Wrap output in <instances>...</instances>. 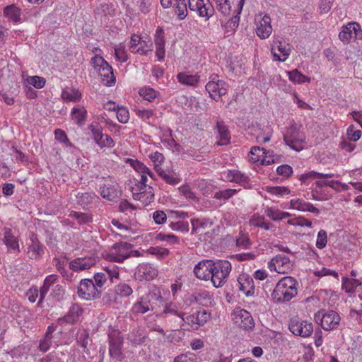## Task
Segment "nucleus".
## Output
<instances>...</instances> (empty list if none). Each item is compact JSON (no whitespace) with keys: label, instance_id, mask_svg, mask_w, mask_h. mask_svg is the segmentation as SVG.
Listing matches in <instances>:
<instances>
[{"label":"nucleus","instance_id":"nucleus-1","mask_svg":"<svg viewBox=\"0 0 362 362\" xmlns=\"http://www.w3.org/2000/svg\"><path fill=\"white\" fill-rule=\"evenodd\" d=\"M298 281L292 276L281 278L276 284L271 296L277 303H286L291 300L298 293Z\"/></svg>","mask_w":362,"mask_h":362},{"label":"nucleus","instance_id":"nucleus-2","mask_svg":"<svg viewBox=\"0 0 362 362\" xmlns=\"http://www.w3.org/2000/svg\"><path fill=\"white\" fill-rule=\"evenodd\" d=\"M232 270L231 263L225 259L213 261L211 281L216 288L223 286Z\"/></svg>","mask_w":362,"mask_h":362},{"label":"nucleus","instance_id":"nucleus-3","mask_svg":"<svg viewBox=\"0 0 362 362\" xmlns=\"http://www.w3.org/2000/svg\"><path fill=\"white\" fill-rule=\"evenodd\" d=\"M285 144L291 149L299 152L307 146L305 133L296 125H291L284 135Z\"/></svg>","mask_w":362,"mask_h":362},{"label":"nucleus","instance_id":"nucleus-4","mask_svg":"<svg viewBox=\"0 0 362 362\" xmlns=\"http://www.w3.org/2000/svg\"><path fill=\"white\" fill-rule=\"evenodd\" d=\"M132 245L128 243L115 244L110 252L106 254L105 259L114 262H123L131 256L137 255V251L132 250Z\"/></svg>","mask_w":362,"mask_h":362},{"label":"nucleus","instance_id":"nucleus-5","mask_svg":"<svg viewBox=\"0 0 362 362\" xmlns=\"http://www.w3.org/2000/svg\"><path fill=\"white\" fill-rule=\"evenodd\" d=\"M339 39L344 44L355 42L356 40L362 39V29L359 23L349 22L344 25L339 33Z\"/></svg>","mask_w":362,"mask_h":362},{"label":"nucleus","instance_id":"nucleus-6","mask_svg":"<svg viewBox=\"0 0 362 362\" xmlns=\"http://www.w3.org/2000/svg\"><path fill=\"white\" fill-rule=\"evenodd\" d=\"M108 340H109V354L112 358L117 361L122 359V349L123 346V337L120 332L113 328L109 327L108 331Z\"/></svg>","mask_w":362,"mask_h":362},{"label":"nucleus","instance_id":"nucleus-7","mask_svg":"<svg viewBox=\"0 0 362 362\" xmlns=\"http://www.w3.org/2000/svg\"><path fill=\"white\" fill-rule=\"evenodd\" d=\"M267 267L271 272L284 274L292 271L293 264L287 256L277 255L268 262Z\"/></svg>","mask_w":362,"mask_h":362},{"label":"nucleus","instance_id":"nucleus-8","mask_svg":"<svg viewBox=\"0 0 362 362\" xmlns=\"http://www.w3.org/2000/svg\"><path fill=\"white\" fill-rule=\"evenodd\" d=\"M78 296L85 300H93L99 298L101 291L95 285L93 280L89 279H82L78 286Z\"/></svg>","mask_w":362,"mask_h":362},{"label":"nucleus","instance_id":"nucleus-9","mask_svg":"<svg viewBox=\"0 0 362 362\" xmlns=\"http://www.w3.org/2000/svg\"><path fill=\"white\" fill-rule=\"evenodd\" d=\"M288 329L294 335L301 337H308L313 332L312 322L303 318H292Z\"/></svg>","mask_w":362,"mask_h":362},{"label":"nucleus","instance_id":"nucleus-10","mask_svg":"<svg viewBox=\"0 0 362 362\" xmlns=\"http://www.w3.org/2000/svg\"><path fill=\"white\" fill-rule=\"evenodd\" d=\"M320 304V298L317 296H310L307 298L303 303L304 308L307 310L308 315L314 314V317H339V314L334 310L325 311L319 310Z\"/></svg>","mask_w":362,"mask_h":362},{"label":"nucleus","instance_id":"nucleus-11","mask_svg":"<svg viewBox=\"0 0 362 362\" xmlns=\"http://www.w3.org/2000/svg\"><path fill=\"white\" fill-rule=\"evenodd\" d=\"M205 87L210 97L216 101H218L222 95L226 94L228 90L226 83L223 80L218 79L217 76L211 77Z\"/></svg>","mask_w":362,"mask_h":362},{"label":"nucleus","instance_id":"nucleus-12","mask_svg":"<svg viewBox=\"0 0 362 362\" xmlns=\"http://www.w3.org/2000/svg\"><path fill=\"white\" fill-rule=\"evenodd\" d=\"M119 276V273L118 268L115 265L105 267L102 272L95 274V285L99 289L105 285L107 279H110L111 282H113L115 280H117Z\"/></svg>","mask_w":362,"mask_h":362},{"label":"nucleus","instance_id":"nucleus-13","mask_svg":"<svg viewBox=\"0 0 362 362\" xmlns=\"http://www.w3.org/2000/svg\"><path fill=\"white\" fill-rule=\"evenodd\" d=\"M291 47L286 42L274 40L271 45V53L274 61L285 62L291 54Z\"/></svg>","mask_w":362,"mask_h":362},{"label":"nucleus","instance_id":"nucleus-14","mask_svg":"<svg viewBox=\"0 0 362 362\" xmlns=\"http://www.w3.org/2000/svg\"><path fill=\"white\" fill-rule=\"evenodd\" d=\"M98 262V257L91 254L82 257H77L69 262V268L74 272L88 269Z\"/></svg>","mask_w":362,"mask_h":362},{"label":"nucleus","instance_id":"nucleus-15","mask_svg":"<svg viewBox=\"0 0 362 362\" xmlns=\"http://www.w3.org/2000/svg\"><path fill=\"white\" fill-rule=\"evenodd\" d=\"M158 271L156 267L149 263L139 264L135 272V277L139 281H150L158 276Z\"/></svg>","mask_w":362,"mask_h":362},{"label":"nucleus","instance_id":"nucleus-16","mask_svg":"<svg viewBox=\"0 0 362 362\" xmlns=\"http://www.w3.org/2000/svg\"><path fill=\"white\" fill-rule=\"evenodd\" d=\"M164 8L173 7L180 20L185 19L187 16V4L186 0H160Z\"/></svg>","mask_w":362,"mask_h":362},{"label":"nucleus","instance_id":"nucleus-17","mask_svg":"<svg viewBox=\"0 0 362 362\" xmlns=\"http://www.w3.org/2000/svg\"><path fill=\"white\" fill-rule=\"evenodd\" d=\"M272 20L269 15H264L256 21V34L260 39H267L272 33Z\"/></svg>","mask_w":362,"mask_h":362},{"label":"nucleus","instance_id":"nucleus-18","mask_svg":"<svg viewBox=\"0 0 362 362\" xmlns=\"http://www.w3.org/2000/svg\"><path fill=\"white\" fill-rule=\"evenodd\" d=\"M212 263L211 259H204L198 262L194 268L197 278L204 281L211 280Z\"/></svg>","mask_w":362,"mask_h":362},{"label":"nucleus","instance_id":"nucleus-19","mask_svg":"<svg viewBox=\"0 0 362 362\" xmlns=\"http://www.w3.org/2000/svg\"><path fill=\"white\" fill-rule=\"evenodd\" d=\"M3 243L6 245L8 252L11 253L20 252V245L18 237L15 235L9 228H4Z\"/></svg>","mask_w":362,"mask_h":362},{"label":"nucleus","instance_id":"nucleus-20","mask_svg":"<svg viewBox=\"0 0 362 362\" xmlns=\"http://www.w3.org/2000/svg\"><path fill=\"white\" fill-rule=\"evenodd\" d=\"M245 0H239L236 8L233 11V16L223 25L225 32L228 35L234 33L240 22V14L242 12Z\"/></svg>","mask_w":362,"mask_h":362},{"label":"nucleus","instance_id":"nucleus-21","mask_svg":"<svg viewBox=\"0 0 362 362\" xmlns=\"http://www.w3.org/2000/svg\"><path fill=\"white\" fill-rule=\"evenodd\" d=\"M130 163L133 168L141 175L139 182L134 186V190H141L146 188V182L148 180L146 173L149 171V168L137 160H130Z\"/></svg>","mask_w":362,"mask_h":362},{"label":"nucleus","instance_id":"nucleus-22","mask_svg":"<svg viewBox=\"0 0 362 362\" xmlns=\"http://www.w3.org/2000/svg\"><path fill=\"white\" fill-rule=\"evenodd\" d=\"M188 6L191 11H197L201 17L209 18L212 16L213 10L208 7L204 0H188Z\"/></svg>","mask_w":362,"mask_h":362},{"label":"nucleus","instance_id":"nucleus-23","mask_svg":"<svg viewBox=\"0 0 362 362\" xmlns=\"http://www.w3.org/2000/svg\"><path fill=\"white\" fill-rule=\"evenodd\" d=\"M27 253L31 259H38L44 254V247L40 243L36 235L32 234L30 237Z\"/></svg>","mask_w":362,"mask_h":362},{"label":"nucleus","instance_id":"nucleus-24","mask_svg":"<svg viewBox=\"0 0 362 362\" xmlns=\"http://www.w3.org/2000/svg\"><path fill=\"white\" fill-rule=\"evenodd\" d=\"M239 290L246 296H253L255 293V287L252 278L247 274H242L238 278Z\"/></svg>","mask_w":362,"mask_h":362},{"label":"nucleus","instance_id":"nucleus-25","mask_svg":"<svg viewBox=\"0 0 362 362\" xmlns=\"http://www.w3.org/2000/svg\"><path fill=\"white\" fill-rule=\"evenodd\" d=\"M223 175L227 181L238 183L244 187H246L249 185V177L239 170H228L224 172Z\"/></svg>","mask_w":362,"mask_h":362},{"label":"nucleus","instance_id":"nucleus-26","mask_svg":"<svg viewBox=\"0 0 362 362\" xmlns=\"http://www.w3.org/2000/svg\"><path fill=\"white\" fill-rule=\"evenodd\" d=\"M132 194L135 200L140 201L145 205L150 204L154 199L153 188L147 185L146 188L141 190H134V187H132Z\"/></svg>","mask_w":362,"mask_h":362},{"label":"nucleus","instance_id":"nucleus-27","mask_svg":"<svg viewBox=\"0 0 362 362\" xmlns=\"http://www.w3.org/2000/svg\"><path fill=\"white\" fill-rule=\"evenodd\" d=\"M289 208L300 211H309L317 214L320 213L319 209L314 206L313 204L305 202L303 199H292L289 202Z\"/></svg>","mask_w":362,"mask_h":362},{"label":"nucleus","instance_id":"nucleus-28","mask_svg":"<svg viewBox=\"0 0 362 362\" xmlns=\"http://www.w3.org/2000/svg\"><path fill=\"white\" fill-rule=\"evenodd\" d=\"M156 55L159 61H163L165 57V37L164 32L161 28H158L155 36Z\"/></svg>","mask_w":362,"mask_h":362},{"label":"nucleus","instance_id":"nucleus-29","mask_svg":"<svg viewBox=\"0 0 362 362\" xmlns=\"http://www.w3.org/2000/svg\"><path fill=\"white\" fill-rule=\"evenodd\" d=\"M153 309V308L149 303L148 298L143 296L133 305L132 312L134 315H141Z\"/></svg>","mask_w":362,"mask_h":362},{"label":"nucleus","instance_id":"nucleus-30","mask_svg":"<svg viewBox=\"0 0 362 362\" xmlns=\"http://www.w3.org/2000/svg\"><path fill=\"white\" fill-rule=\"evenodd\" d=\"M176 78L180 83L188 86H197L200 80L198 74H191L189 72H180Z\"/></svg>","mask_w":362,"mask_h":362},{"label":"nucleus","instance_id":"nucleus-31","mask_svg":"<svg viewBox=\"0 0 362 362\" xmlns=\"http://www.w3.org/2000/svg\"><path fill=\"white\" fill-rule=\"evenodd\" d=\"M182 323L180 327L183 330L193 331L203 326L206 320L205 318H182Z\"/></svg>","mask_w":362,"mask_h":362},{"label":"nucleus","instance_id":"nucleus-32","mask_svg":"<svg viewBox=\"0 0 362 362\" xmlns=\"http://www.w3.org/2000/svg\"><path fill=\"white\" fill-rule=\"evenodd\" d=\"M103 66H105L104 71H101L99 74L101 77L103 83L108 87L113 86L115 84V76L113 74V69L108 63H103Z\"/></svg>","mask_w":362,"mask_h":362},{"label":"nucleus","instance_id":"nucleus-33","mask_svg":"<svg viewBox=\"0 0 362 362\" xmlns=\"http://www.w3.org/2000/svg\"><path fill=\"white\" fill-rule=\"evenodd\" d=\"M249 224L252 226L263 228L269 230L273 228V225L267 221L264 216L258 214H253L249 220Z\"/></svg>","mask_w":362,"mask_h":362},{"label":"nucleus","instance_id":"nucleus-34","mask_svg":"<svg viewBox=\"0 0 362 362\" xmlns=\"http://www.w3.org/2000/svg\"><path fill=\"white\" fill-rule=\"evenodd\" d=\"M159 176L168 184L175 185L180 182L181 179L172 170H165L163 169L158 170L157 172Z\"/></svg>","mask_w":362,"mask_h":362},{"label":"nucleus","instance_id":"nucleus-35","mask_svg":"<svg viewBox=\"0 0 362 362\" xmlns=\"http://www.w3.org/2000/svg\"><path fill=\"white\" fill-rule=\"evenodd\" d=\"M362 284L359 279H350L348 277L342 278V289L347 293H354L356 288Z\"/></svg>","mask_w":362,"mask_h":362},{"label":"nucleus","instance_id":"nucleus-36","mask_svg":"<svg viewBox=\"0 0 362 362\" xmlns=\"http://www.w3.org/2000/svg\"><path fill=\"white\" fill-rule=\"evenodd\" d=\"M71 118L79 126L84 124L86 119L87 111L84 107H74L71 110Z\"/></svg>","mask_w":362,"mask_h":362},{"label":"nucleus","instance_id":"nucleus-37","mask_svg":"<svg viewBox=\"0 0 362 362\" xmlns=\"http://www.w3.org/2000/svg\"><path fill=\"white\" fill-rule=\"evenodd\" d=\"M264 214L267 217L274 221H281L291 216V214L288 212L282 211L272 207H267L264 211Z\"/></svg>","mask_w":362,"mask_h":362},{"label":"nucleus","instance_id":"nucleus-38","mask_svg":"<svg viewBox=\"0 0 362 362\" xmlns=\"http://www.w3.org/2000/svg\"><path fill=\"white\" fill-rule=\"evenodd\" d=\"M99 193L103 198L112 201L117 197V192L114 186L110 183L100 186Z\"/></svg>","mask_w":362,"mask_h":362},{"label":"nucleus","instance_id":"nucleus-39","mask_svg":"<svg viewBox=\"0 0 362 362\" xmlns=\"http://www.w3.org/2000/svg\"><path fill=\"white\" fill-rule=\"evenodd\" d=\"M4 16L14 23L19 22L21 20V10L15 5L7 6L4 10Z\"/></svg>","mask_w":362,"mask_h":362},{"label":"nucleus","instance_id":"nucleus-40","mask_svg":"<svg viewBox=\"0 0 362 362\" xmlns=\"http://www.w3.org/2000/svg\"><path fill=\"white\" fill-rule=\"evenodd\" d=\"M216 127L219 136L218 145L223 146L228 144L230 137L227 127L221 122H217Z\"/></svg>","mask_w":362,"mask_h":362},{"label":"nucleus","instance_id":"nucleus-41","mask_svg":"<svg viewBox=\"0 0 362 362\" xmlns=\"http://www.w3.org/2000/svg\"><path fill=\"white\" fill-rule=\"evenodd\" d=\"M57 280V276L56 274H51V275H49L47 276L45 281H44V284H43V286L41 287L40 288V299H39V301H38V304H41L45 295L47 293L49 289V287L54 284L56 282V281Z\"/></svg>","mask_w":362,"mask_h":362},{"label":"nucleus","instance_id":"nucleus-42","mask_svg":"<svg viewBox=\"0 0 362 362\" xmlns=\"http://www.w3.org/2000/svg\"><path fill=\"white\" fill-rule=\"evenodd\" d=\"M334 177L333 173H320L315 171H310L306 173H303L300 176L299 180L302 184H305L307 180L309 179H317V178H331Z\"/></svg>","mask_w":362,"mask_h":362},{"label":"nucleus","instance_id":"nucleus-43","mask_svg":"<svg viewBox=\"0 0 362 362\" xmlns=\"http://www.w3.org/2000/svg\"><path fill=\"white\" fill-rule=\"evenodd\" d=\"M216 9L224 16H230L232 13L229 0H214Z\"/></svg>","mask_w":362,"mask_h":362},{"label":"nucleus","instance_id":"nucleus-44","mask_svg":"<svg viewBox=\"0 0 362 362\" xmlns=\"http://www.w3.org/2000/svg\"><path fill=\"white\" fill-rule=\"evenodd\" d=\"M192 233H197L201 228H206L212 226L213 222L208 218H193L191 220Z\"/></svg>","mask_w":362,"mask_h":362},{"label":"nucleus","instance_id":"nucleus-45","mask_svg":"<svg viewBox=\"0 0 362 362\" xmlns=\"http://www.w3.org/2000/svg\"><path fill=\"white\" fill-rule=\"evenodd\" d=\"M139 94L144 100L149 102H152L159 96V93L149 86H144L140 88Z\"/></svg>","mask_w":362,"mask_h":362},{"label":"nucleus","instance_id":"nucleus-46","mask_svg":"<svg viewBox=\"0 0 362 362\" xmlns=\"http://www.w3.org/2000/svg\"><path fill=\"white\" fill-rule=\"evenodd\" d=\"M317 322L325 330L336 329L340 322V318H317Z\"/></svg>","mask_w":362,"mask_h":362},{"label":"nucleus","instance_id":"nucleus-47","mask_svg":"<svg viewBox=\"0 0 362 362\" xmlns=\"http://www.w3.org/2000/svg\"><path fill=\"white\" fill-rule=\"evenodd\" d=\"M288 76L289 80L296 83L301 84L304 83H309L310 81V78L303 75L298 69L288 71Z\"/></svg>","mask_w":362,"mask_h":362},{"label":"nucleus","instance_id":"nucleus-48","mask_svg":"<svg viewBox=\"0 0 362 362\" xmlns=\"http://www.w3.org/2000/svg\"><path fill=\"white\" fill-rule=\"evenodd\" d=\"M146 44V41L141 40L139 35H133L130 40L129 50L133 53H138L141 55H145V50L141 48H137L139 45Z\"/></svg>","mask_w":362,"mask_h":362},{"label":"nucleus","instance_id":"nucleus-49","mask_svg":"<svg viewBox=\"0 0 362 362\" xmlns=\"http://www.w3.org/2000/svg\"><path fill=\"white\" fill-rule=\"evenodd\" d=\"M265 190L267 192L272 195H276L278 197H284L291 193V190L287 187L284 186H274V187H266Z\"/></svg>","mask_w":362,"mask_h":362},{"label":"nucleus","instance_id":"nucleus-50","mask_svg":"<svg viewBox=\"0 0 362 362\" xmlns=\"http://www.w3.org/2000/svg\"><path fill=\"white\" fill-rule=\"evenodd\" d=\"M170 228L174 231L187 233L189 230V223L183 220L170 221Z\"/></svg>","mask_w":362,"mask_h":362},{"label":"nucleus","instance_id":"nucleus-51","mask_svg":"<svg viewBox=\"0 0 362 362\" xmlns=\"http://www.w3.org/2000/svg\"><path fill=\"white\" fill-rule=\"evenodd\" d=\"M62 97L65 101L76 102L81 99V95L78 90L69 89L64 90L62 93Z\"/></svg>","mask_w":362,"mask_h":362},{"label":"nucleus","instance_id":"nucleus-52","mask_svg":"<svg viewBox=\"0 0 362 362\" xmlns=\"http://www.w3.org/2000/svg\"><path fill=\"white\" fill-rule=\"evenodd\" d=\"M94 196V193H78L76 195L77 203L83 208H85L92 202Z\"/></svg>","mask_w":362,"mask_h":362},{"label":"nucleus","instance_id":"nucleus-53","mask_svg":"<svg viewBox=\"0 0 362 362\" xmlns=\"http://www.w3.org/2000/svg\"><path fill=\"white\" fill-rule=\"evenodd\" d=\"M265 153L266 150L264 148H261L259 146H252L250 151L249 158L254 163H261V160Z\"/></svg>","mask_w":362,"mask_h":362},{"label":"nucleus","instance_id":"nucleus-54","mask_svg":"<svg viewBox=\"0 0 362 362\" xmlns=\"http://www.w3.org/2000/svg\"><path fill=\"white\" fill-rule=\"evenodd\" d=\"M88 130L92 134V139L94 141H100L101 137L103 136V129L98 122H92L88 127Z\"/></svg>","mask_w":362,"mask_h":362},{"label":"nucleus","instance_id":"nucleus-55","mask_svg":"<svg viewBox=\"0 0 362 362\" xmlns=\"http://www.w3.org/2000/svg\"><path fill=\"white\" fill-rule=\"evenodd\" d=\"M144 297H148L149 301L151 300L158 301L159 303L163 302V298L162 297L160 288L156 286H153L149 289L148 293L144 296Z\"/></svg>","mask_w":362,"mask_h":362},{"label":"nucleus","instance_id":"nucleus-56","mask_svg":"<svg viewBox=\"0 0 362 362\" xmlns=\"http://www.w3.org/2000/svg\"><path fill=\"white\" fill-rule=\"evenodd\" d=\"M234 323L245 330L252 329L255 327L253 318H234Z\"/></svg>","mask_w":362,"mask_h":362},{"label":"nucleus","instance_id":"nucleus-57","mask_svg":"<svg viewBox=\"0 0 362 362\" xmlns=\"http://www.w3.org/2000/svg\"><path fill=\"white\" fill-rule=\"evenodd\" d=\"M115 291L116 295L122 297H127L133 292L132 288L125 283L119 284Z\"/></svg>","mask_w":362,"mask_h":362},{"label":"nucleus","instance_id":"nucleus-58","mask_svg":"<svg viewBox=\"0 0 362 362\" xmlns=\"http://www.w3.org/2000/svg\"><path fill=\"white\" fill-rule=\"evenodd\" d=\"M116 110L117 120L122 124H126L129 119V112L128 109L124 106H119Z\"/></svg>","mask_w":362,"mask_h":362},{"label":"nucleus","instance_id":"nucleus-59","mask_svg":"<svg viewBox=\"0 0 362 362\" xmlns=\"http://www.w3.org/2000/svg\"><path fill=\"white\" fill-rule=\"evenodd\" d=\"M104 62L107 63V62L105 61L103 57L98 54H95L91 59V64L94 69L96 70L99 74L101 71H104L105 69V66H103Z\"/></svg>","mask_w":362,"mask_h":362},{"label":"nucleus","instance_id":"nucleus-60","mask_svg":"<svg viewBox=\"0 0 362 362\" xmlns=\"http://www.w3.org/2000/svg\"><path fill=\"white\" fill-rule=\"evenodd\" d=\"M69 216L77 220L80 224H85L92 221L91 216L86 213L71 211Z\"/></svg>","mask_w":362,"mask_h":362},{"label":"nucleus","instance_id":"nucleus-61","mask_svg":"<svg viewBox=\"0 0 362 362\" xmlns=\"http://www.w3.org/2000/svg\"><path fill=\"white\" fill-rule=\"evenodd\" d=\"M154 164V168L156 172L158 171V170H161L160 165L163 163L165 158L163 155L158 151H156L148 156Z\"/></svg>","mask_w":362,"mask_h":362},{"label":"nucleus","instance_id":"nucleus-62","mask_svg":"<svg viewBox=\"0 0 362 362\" xmlns=\"http://www.w3.org/2000/svg\"><path fill=\"white\" fill-rule=\"evenodd\" d=\"M237 190L235 189H227L224 190H220L214 194V198L216 199L227 200L235 194Z\"/></svg>","mask_w":362,"mask_h":362},{"label":"nucleus","instance_id":"nucleus-63","mask_svg":"<svg viewBox=\"0 0 362 362\" xmlns=\"http://www.w3.org/2000/svg\"><path fill=\"white\" fill-rule=\"evenodd\" d=\"M27 81L30 85L37 89L43 88L46 83L45 78L38 76H29L27 78Z\"/></svg>","mask_w":362,"mask_h":362},{"label":"nucleus","instance_id":"nucleus-64","mask_svg":"<svg viewBox=\"0 0 362 362\" xmlns=\"http://www.w3.org/2000/svg\"><path fill=\"white\" fill-rule=\"evenodd\" d=\"M97 145L103 148H112L115 145V142L112 139V137L107 134H103V136L100 138V141H95Z\"/></svg>","mask_w":362,"mask_h":362}]
</instances>
